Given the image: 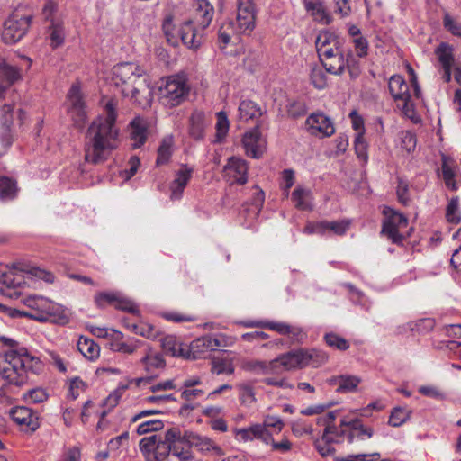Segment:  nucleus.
<instances>
[{"label":"nucleus","instance_id":"obj_1","mask_svg":"<svg viewBox=\"0 0 461 461\" xmlns=\"http://www.w3.org/2000/svg\"><path fill=\"white\" fill-rule=\"evenodd\" d=\"M106 115L99 116L87 129L85 141V161L93 165L104 163L118 146L119 131L115 126V106L105 105Z\"/></svg>","mask_w":461,"mask_h":461},{"label":"nucleus","instance_id":"obj_2","mask_svg":"<svg viewBox=\"0 0 461 461\" xmlns=\"http://www.w3.org/2000/svg\"><path fill=\"white\" fill-rule=\"evenodd\" d=\"M5 344L12 347L0 362V375L10 384L23 386L28 381V372H36L41 368V361L32 356L26 348L15 347L16 342L5 339Z\"/></svg>","mask_w":461,"mask_h":461},{"label":"nucleus","instance_id":"obj_3","mask_svg":"<svg viewBox=\"0 0 461 461\" xmlns=\"http://www.w3.org/2000/svg\"><path fill=\"white\" fill-rule=\"evenodd\" d=\"M23 303L29 308L26 317L38 321H51L65 324L68 316L62 305L46 297L29 295L23 299Z\"/></svg>","mask_w":461,"mask_h":461},{"label":"nucleus","instance_id":"obj_4","mask_svg":"<svg viewBox=\"0 0 461 461\" xmlns=\"http://www.w3.org/2000/svg\"><path fill=\"white\" fill-rule=\"evenodd\" d=\"M282 359L284 371H290L306 366L317 368L327 362L328 355L315 348H300L282 354Z\"/></svg>","mask_w":461,"mask_h":461},{"label":"nucleus","instance_id":"obj_5","mask_svg":"<svg viewBox=\"0 0 461 461\" xmlns=\"http://www.w3.org/2000/svg\"><path fill=\"white\" fill-rule=\"evenodd\" d=\"M235 6L236 17L228 23V28L236 35H250L256 27L255 0H236Z\"/></svg>","mask_w":461,"mask_h":461},{"label":"nucleus","instance_id":"obj_6","mask_svg":"<svg viewBox=\"0 0 461 461\" xmlns=\"http://www.w3.org/2000/svg\"><path fill=\"white\" fill-rule=\"evenodd\" d=\"M23 273L42 279L47 283H52L54 281L52 273L40 267H32L29 269H18L14 267L0 272V284L3 285L6 290L22 288L26 284Z\"/></svg>","mask_w":461,"mask_h":461},{"label":"nucleus","instance_id":"obj_7","mask_svg":"<svg viewBox=\"0 0 461 461\" xmlns=\"http://www.w3.org/2000/svg\"><path fill=\"white\" fill-rule=\"evenodd\" d=\"M161 103L167 107H176L181 104L188 95L189 86L186 80L178 75L167 78L166 83L159 89Z\"/></svg>","mask_w":461,"mask_h":461},{"label":"nucleus","instance_id":"obj_8","mask_svg":"<svg viewBox=\"0 0 461 461\" xmlns=\"http://www.w3.org/2000/svg\"><path fill=\"white\" fill-rule=\"evenodd\" d=\"M383 214L384 218L383 220L381 234L394 244H402L404 236L401 233V230L407 227L408 219L391 207H384Z\"/></svg>","mask_w":461,"mask_h":461},{"label":"nucleus","instance_id":"obj_9","mask_svg":"<svg viewBox=\"0 0 461 461\" xmlns=\"http://www.w3.org/2000/svg\"><path fill=\"white\" fill-rule=\"evenodd\" d=\"M388 87L397 107L402 110L405 116L411 118L414 113L413 104L411 101L409 85L404 78L400 75L392 76L389 79Z\"/></svg>","mask_w":461,"mask_h":461},{"label":"nucleus","instance_id":"obj_10","mask_svg":"<svg viewBox=\"0 0 461 461\" xmlns=\"http://www.w3.org/2000/svg\"><path fill=\"white\" fill-rule=\"evenodd\" d=\"M167 438L173 441L172 456L179 461H189L194 458L192 453V439L190 432L182 431L177 427H173L167 431Z\"/></svg>","mask_w":461,"mask_h":461},{"label":"nucleus","instance_id":"obj_11","mask_svg":"<svg viewBox=\"0 0 461 461\" xmlns=\"http://www.w3.org/2000/svg\"><path fill=\"white\" fill-rule=\"evenodd\" d=\"M31 23V16L12 14L5 22L2 39L7 44L19 41L27 32Z\"/></svg>","mask_w":461,"mask_h":461},{"label":"nucleus","instance_id":"obj_12","mask_svg":"<svg viewBox=\"0 0 461 461\" xmlns=\"http://www.w3.org/2000/svg\"><path fill=\"white\" fill-rule=\"evenodd\" d=\"M145 70L136 63L125 62L113 67L112 80L121 91L143 78Z\"/></svg>","mask_w":461,"mask_h":461},{"label":"nucleus","instance_id":"obj_13","mask_svg":"<svg viewBox=\"0 0 461 461\" xmlns=\"http://www.w3.org/2000/svg\"><path fill=\"white\" fill-rule=\"evenodd\" d=\"M68 113L74 126L82 129L86 122L87 113L78 85H72L68 93Z\"/></svg>","mask_w":461,"mask_h":461},{"label":"nucleus","instance_id":"obj_14","mask_svg":"<svg viewBox=\"0 0 461 461\" xmlns=\"http://www.w3.org/2000/svg\"><path fill=\"white\" fill-rule=\"evenodd\" d=\"M308 131L318 137H330L335 132L331 120L322 113H312L305 122Z\"/></svg>","mask_w":461,"mask_h":461},{"label":"nucleus","instance_id":"obj_15","mask_svg":"<svg viewBox=\"0 0 461 461\" xmlns=\"http://www.w3.org/2000/svg\"><path fill=\"white\" fill-rule=\"evenodd\" d=\"M194 167L181 164L175 172L174 179L169 185L170 200L177 201L183 196L184 191L193 177Z\"/></svg>","mask_w":461,"mask_h":461},{"label":"nucleus","instance_id":"obj_16","mask_svg":"<svg viewBox=\"0 0 461 461\" xmlns=\"http://www.w3.org/2000/svg\"><path fill=\"white\" fill-rule=\"evenodd\" d=\"M315 46L319 59L342 49L339 36L329 30H322L318 33Z\"/></svg>","mask_w":461,"mask_h":461},{"label":"nucleus","instance_id":"obj_17","mask_svg":"<svg viewBox=\"0 0 461 461\" xmlns=\"http://www.w3.org/2000/svg\"><path fill=\"white\" fill-rule=\"evenodd\" d=\"M242 145L248 156L259 158L266 150V140L262 137L258 127L245 132L242 138Z\"/></svg>","mask_w":461,"mask_h":461},{"label":"nucleus","instance_id":"obj_18","mask_svg":"<svg viewBox=\"0 0 461 461\" xmlns=\"http://www.w3.org/2000/svg\"><path fill=\"white\" fill-rule=\"evenodd\" d=\"M435 54L442 69V79L449 83L452 78V68L455 63L454 49L447 43L441 42L436 49Z\"/></svg>","mask_w":461,"mask_h":461},{"label":"nucleus","instance_id":"obj_19","mask_svg":"<svg viewBox=\"0 0 461 461\" xmlns=\"http://www.w3.org/2000/svg\"><path fill=\"white\" fill-rule=\"evenodd\" d=\"M236 437L244 441L260 440L265 445L272 441V434L262 424H253L248 428L235 429Z\"/></svg>","mask_w":461,"mask_h":461},{"label":"nucleus","instance_id":"obj_20","mask_svg":"<svg viewBox=\"0 0 461 461\" xmlns=\"http://www.w3.org/2000/svg\"><path fill=\"white\" fill-rule=\"evenodd\" d=\"M124 96L131 97V100L140 105H149L150 101V90L145 78L140 79L134 85L124 86L122 90Z\"/></svg>","mask_w":461,"mask_h":461},{"label":"nucleus","instance_id":"obj_21","mask_svg":"<svg viewBox=\"0 0 461 461\" xmlns=\"http://www.w3.org/2000/svg\"><path fill=\"white\" fill-rule=\"evenodd\" d=\"M10 416L15 423L32 431L36 430L40 426L38 414L28 407L17 406L12 408Z\"/></svg>","mask_w":461,"mask_h":461},{"label":"nucleus","instance_id":"obj_22","mask_svg":"<svg viewBox=\"0 0 461 461\" xmlns=\"http://www.w3.org/2000/svg\"><path fill=\"white\" fill-rule=\"evenodd\" d=\"M282 355L270 361L251 360L246 363L245 368L257 375L279 374L283 368Z\"/></svg>","mask_w":461,"mask_h":461},{"label":"nucleus","instance_id":"obj_23","mask_svg":"<svg viewBox=\"0 0 461 461\" xmlns=\"http://www.w3.org/2000/svg\"><path fill=\"white\" fill-rule=\"evenodd\" d=\"M338 415L337 411H330L327 414L318 418L317 423L325 426L324 432L322 435V440L327 442H335L336 438L343 437L346 434L345 427L339 428L334 425V420Z\"/></svg>","mask_w":461,"mask_h":461},{"label":"nucleus","instance_id":"obj_24","mask_svg":"<svg viewBox=\"0 0 461 461\" xmlns=\"http://www.w3.org/2000/svg\"><path fill=\"white\" fill-rule=\"evenodd\" d=\"M178 35L185 46L188 49L197 50L203 41V35L193 21L185 22L178 29Z\"/></svg>","mask_w":461,"mask_h":461},{"label":"nucleus","instance_id":"obj_25","mask_svg":"<svg viewBox=\"0 0 461 461\" xmlns=\"http://www.w3.org/2000/svg\"><path fill=\"white\" fill-rule=\"evenodd\" d=\"M213 14V6L208 0H198L195 4L194 16L192 21L200 30H204L210 25Z\"/></svg>","mask_w":461,"mask_h":461},{"label":"nucleus","instance_id":"obj_26","mask_svg":"<svg viewBox=\"0 0 461 461\" xmlns=\"http://www.w3.org/2000/svg\"><path fill=\"white\" fill-rule=\"evenodd\" d=\"M149 122L142 117H135L130 123V136L132 140V148L139 149L146 141L148 136Z\"/></svg>","mask_w":461,"mask_h":461},{"label":"nucleus","instance_id":"obj_27","mask_svg":"<svg viewBox=\"0 0 461 461\" xmlns=\"http://www.w3.org/2000/svg\"><path fill=\"white\" fill-rule=\"evenodd\" d=\"M320 61L326 72L330 74L340 76L346 70V58L343 49L339 50V51L321 58Z\"/></svg>","mask_w":461,"mask_h":461},{"label":"nucleus","instance_id":"obj_28","mask_svg":"<svg viewBox=\"0 0 461 461\" xmlns=\"http://www.w3.org/2000/svg\"><path fill=\"white\" fill-rule=\"evenodd\" d=\"M225 171L235 183L244 185L248 181V165L247 162L241 158L235 157L230 158L225 166Z\"/></svg>","mask_w":461,"mask_h":461},{"label":"nucleus","instance_id":"obj_29","mask_svg":"<svg viewBox=\"0 0 461 461\" xmlns=\"http://www.w3.org/2000/svg\"><path fill=\"white\" fill-rule=\"evenodd\" d=\"M208 125L205 113L198 110L194 111L189 118L188 132L190 137L196 140H202Z\"/></svg>","mask_w":461,"mask_h":461},{"label":"nucleus","instance_id":"obj_30","mask_svg":"<svg viewBox=\"0 0 461 461\" xmlns=\"http://www.w3.org/2000/svg\"><path fill=\"white\" fill-rule=\"evenodd\" d=\"M304 7L308 12L311 13L313 19L318 23L324 25H329L332 23L333 18L331 14L326 10V7L322 2L305 0Z\"/></svg>","mask_w":461,"mask_h":461},{"label":"nucleus","instance_id":"obj_31","mask_svg":"<svg viewBox=\"0 0 461 461\" xmlns=\"http://www.w3.org/2000/svg\"><path fill=\"white\" fill-rule=\"evenodd\" d=\"M312 194L310 189L297 186L291 194L294 207L301 211L312 210Z\"/></svg>","mask_w":461,"mask_h":461},{"label":"nucleus","instance_id":"obj_32","mask_svg":"<svg viewBox=\"0 0 461 461\" xmlns=\"http://www.w3.org/2000/svg\"><path fill=\"white\" fill-rule=\"evenodd\" d=\"M340 425L341 427L357 430V438L359 440H364L365 437L371 438L374 435L373 429L370 427H365L362 420L358 418L345 416L340 420Z\"/></svg>","mask_w":461,"mask_h":461},{"label":"nucleus","instance_id":"obj_33","mask_svg":"<svg viewBox=\"0 0 461 461\" xmlns=\"http://www.w3.org/2000/svg\"><path fill=\"white\" fill-rule=\"evenodd\" d=\"M190 438L193 445H195L201 452L214 456H221L223 454L221 448L212 439L207 437H202L190 432Z\"/></svg>","mask_w":461,"mask_h":461},{"label":"nucleus","instance_id":"obj_34","mask_svg":"<svg viewBox=\"0 0 461 461\" xmlns=\"http://www.w3.org/2000/svg\"><path fill=\"white\" fill-rule=\"evenodd\" d=\"M0 122L3 126V145L9 147L11 145L10 127L13 123V105H3L0 112Z\"/></svg>","mask_w":461,"mask_h":461},{"label":"nucleus","instance_id":"obj_35","mask_svg":"<svg viewBox=\"0 0 461 461\" xmlns=\"http://www.w3.org/2000/svg\"><path fill=\"white\" fill-rule=\"evenodd\" d=\"M174 142V137L172 135H167L162 139L158 149L157 166L167 165L170 161L173 154Z\"/></svg>","mask_w":461,"mask_h":461},{"label":"nucleus","instance_id":"obj_36","mask_svg":"<svg viewBox=\"0 0 461 461\" xmlns=\"http://www.w3.org/2000/svg\"><path fill=\"white\" fill-rule=\"evenodd\" d=\"M18 187L15 180L8 176H0V201L7 202L17 196Z\"/></svg>","mask_w":461,"mask_h":461},{"label":"nucleus","instance_id":"obj_37","mask_svg":"<svg viewBox=\"0 0 461 461\" xmlns=\"http://www.w3.org/2000/svg\"><path fill=\"white\" fill-rule=\"evenodd\" d=\"M21 74L16 67L0 61V84L6 86V88L20 79Z\"/></svg>","mask_w":461,"mask_h":461},{"label":"nucleus","instance_id":"obj_38","mask_svg":"<svg viewBox=\"0 0 461 461\" xmlns=\"http://www.w3.org/2000/svg\"><path fill=\"white\" fill-rule=\"evenodd\" d=\"M240 118L245 122L259 117L262 114L261 108L250 100H243L239 106Z\"/></svg>","mask_w":461,"mask_h":461},{"label":"nucleus","instance_id":"obj_39","mask_svg":"<svg viewBox=\"0 0 461 461\" xmlns=\"http://www.w3.org/2000/svg\"><path fill=\"white\" fill-rule=\"evenodd\" d=\"M77 348L87 359L93 360L99 356V347L91 339L80 337L77 342Z\"/></svg>","mask_w":461,"mask_h":461},{"label":"nucleus","instance_id":"obj_40","mask_svg":"<svg viewBox=\"0 0 461 461\" xmlns=\"http://www.w3.org/2000/svg\"><path fill=\"white\" fill-rule=\"evenodd\" d=\"M172 446L173 441L167 440L166 433L163 440L159 438L154 454H152V457H149V461H164L167 456H172Z\"/></svg>","mask_w":461,"mask_h":461},{"label":"nucleus","instance_id":"obj_41","mask_svg":"<svg viewBox=\"0 0 461 461\" xmlns=\"http://www.w3.org/2000/svg\"><path fill=\"white\" fill-rule=\"evenodd\" d=\"M141 363L148 372H154L157 369L163 368L165 361L162 356L158 353H154L149 349L144 357L141 358Z\"/></svg>","mask_w":461,"mask_h":461},{"label":"nucleus","instance_id":"obj_42","mask_svg":"<svg viewBox=\"0 0 461 461\" xmlns=\"http://www.w3.org/2000/svg\"><path fill=\"white\" fill-rule=\"evenodd\" d=\"M216 118L217 122L215 125L216 133L214 142L221 143L228 134L230 129V122L227 114L222 111L216 113Z\"/></svg>","mask_w":461,"mask_h":461},{"label":"nucleus","instance_id":"obj_43","mask_svg":"<svg viewBox=\"0 0 461 461\" xmlns=\"http://www.w3.org/2000/svg\"><path fill=\"white\" fill-rule=\"evenodd\" d=\"M361 381L362 379L357 375H341L340 385L337 387L336 391L339 393H354Z\"/></svg>","mask_w":461,"mask_h":461},{"label":"nucleus","instance_id":"obj_44","mask_svg":"<svg viewBox=\"0 0 461 461\" xmlns=\"http://www.w3.org/2000/svg\"><path fill=\"white\" fill-rule=\"evenodd\" d=\"M201 341L203 343V345L206 344L207 348H210V350H214L218 347H228L233 343L232 338L222 334L216 337H202L197 343H200Z\"/></svg>","mask_w":461,"mask_h":461},{"label":"nucleus","instance_id":"obj_45","mask_svg":"<svg viewBox=\"0 0 461 461\" xmlns=\"http://www.w3.org/2000/svg\"><path fill=\"white\" fill-rule=\"evenodd\" d=\"M442 23L444 29L453 36L461 38V23L448 12L443 14Z\"/></svg>","mask_w":461,"mask_h":461},{"label":"nucleus","instance_id":"obj_46","mask_svg":"<svg viewBox=\"0 0 461 461\" xmlns=\"http://www.w3.org/2000/svg\"><path fill=\"white\" fill-rule=\"evenodd\" d=\"M158 435H150L144 437L139 443V447L142 454L145 456L147 461H149V457H152L156 446L159 440Z\"/></svg>","mask_w":461,"mask_h":461},{"label":"nucleus","instance_id":"obj_47","mask_svg":"<svg viewBox=\"0 0 461 461\" xmlns=\"http://www.w3.org/2000/svg\"><path fill=\"white\" fill-rule=\"evenodd\" d=\"M446 218L448 222L458 224L461 221V212L459 210V199L453 197L446 209Z\"/></svg>","mask_w":461,"mask_h":461},{"label":"nucleus","instance_id":"obj_48","mask_svg":"<svg viewBox=\"0 0 461 461\" xmlns=\"http://www.w3.org/2000/svg\"><path fill=\"white\" fill-rule=\"evenodd\" d=\"M285 108L288 115L292 118L301 117L307 111L304 102L297 99H288Z\"/></svg>","mask_w":461,"mask_h":461},{"label":"nucleus","instance_id":"obj_49","mask_svg":"<svg viewBox=\"0 0 461 461\" xmlns=\"http://www.w3.org/2000/svg\"><path fill=\"white\" fill-rule=\"evenodd\" d=\"M411 416V411L406 408L395 407L390 415L389 424L393 427H400Z\"/></svg>","mask_w":461,"mask_h":461},{"label":"nucleus","instance_id":"obj_50","mask_svg":"<svg viewBox=\"0 0 461 461\" xmlns=\"http://www.w3.org/2000/svg\"><path fill=\"white\" fill-rule=\"evenodd\" d=\"M118 294L113 292H101L95 294V303L98 308H104L106 305L115 307Z\"/></svg>","mask_w":461,"mask_h":461},{"label":"nucleus","instance_id":"obj_51","mask_svg":"<svg viewBox=\"0 0 461 461\" xmlns=\"http://www.w3.org/2000/svg\"><path fill=\"white\" fill-rule=\"evenodd\" d=\"M164 427V423L160 420H149L147 421H143L136 429V432L138 435H144L149 432L158 431L162 429Z\"/></svg>","mask_w":461,"mask_h":461},{"label":"nucleus","instance_id":"obj_52","mask_svg":"<svg viewBox=\"0 0 461 461\" xmlns=\"http://www.w3.org/2000/svg\"><path fill=\"white\" fill-rule=\"evenodd\" d=\"M324 340L328 346L339 350H346L349 348V343L344 338L333 332L325 334Z\"/></svg>","mask_w":461,"mask_h":461},{"label":"nucleus","instance_id":"obj_53","mask_svg":"<svg viewBox=\"0 0 461 461\" xmlns=\"http://www.w3.org/2000/svg\"><path fill=\"white\" fill-rule=\"evenodd\" d=\"M310 79L313 86L319 90L327 86L326 72L321 68H313L310 74Z\"/></svg>","mask_w":461,"mask_h":461},{"label":"nucleus","instance_id":"obj_54","mask_svg":"<svg viewBox=\"0 0 461 461\" xmlns=\"http://www.w3.org/2000/svg\"><path fill=\"white\" fill-rule=\"evenodd\" d=\"M162 347L164 351L172 357L183 356L185 357V351L173 338H166L162 343Z\"/></svg>","mask_w":461,"mask_h":461},{"label":"nucleus","instance_id":"obj_55","mask_svg":"<svg viewBox=\"0 0 461 461\" xmlns=\"http://www.w3.org/2000/svg\"><path fill=\"white\" fill-rule=\"evenodd\" d=\"M65 38L64 29L63 26L60 24H55L53 23L50 27V45L53 48H58L60 46Z\"/></svg>","mask_w":461,"mask_h":461},{"label":"nucleus","instance_id":"obj_56","mask_svg":"<svg viewBox=\"0 0 461 461\" xmlns=\"http://www.w3.org/2000/svg\"><path fill=\"white\" fill-rule=\"evenodd\" d=\"M142 343L140 340L117 341L113 345V350L125 354L134 353Z\"/></svg>","mask_w":461,"mask_h":461},{"label":"nucleus","instance_id":"obj_57","mask_svg":"<svg viewBox=\"0 0 461 461\" xmlns=\"http://www.w3.org/2000/svg\"><path fill=\"white\" fill-rule=\"evenodd\" d=\"M355 151L359 159L364 162L367 161V144L364 139L363 132H358L354 141Z\"/></svg>","mask_w":461,"mask_h":461},{"label":"nucleus","instance_id":"obj_58","mask_svg":"<svg viewBox=\"0 0 461 461\" xmlns=\"http://www.w3.org/2000/svg\"><path fill=\"white\" fill-rule=\"evenodd\" d=\"M349 223L345 221H322L323 234L330 230L337 235H343L348 228Z\"/></svg>","mask_w":461,"mask_h":461},{"label":"nucleus","instance_id":"obj_59","mask_svg":"<svg viewBox=\"0 0 461 461\" xmlns=\"http://www.w3.org/2000/svg\"><path fill=\"white\" fill-rule=\"evenodd\" d=\"M200 340V338L194 340L188 350H185V357L189 358H199L203 355L206 351L210 350V348H207V345H203V343L201 341L200 343H197Z\"/></svg>","mask_w":461,"mask_h":461},{"label":"nucleus","instance_id":"obj_60","mask_svg":"<svg viewBox=\"0 0 461 461\" xmlns=\"http://www.w3.org/2000/svg\"><path fill=\"white\" fill-rule=\"evenodd\" d=\"M442 177L448 188L452 190L456 189L455 171L452 166H450L446 160V158H444L442 162Z\"/></svg>","mask_w":461,"mask_h":461},{"label":"nucleus","instance_id":"obj_61","mask_svg":"<svg viewBox=\"0 0 461 461\" xmlns=\"http://www.w3.org/2000/svg\"><path fill=\"white\" fill-rule=\"evenodd\" d=\"M435 326V321L431 318H423L417 321L410 323L411 330H416L419 333L428 332L432 330Z\"/></svg>","mask_w":461,"mask_h":461},{"label":"nucleus","instance_id":"obj_62","mask_svg":"<svg viewBox=\"0 0 461 461\" xmlns=\"http://www.w3.org/2000/svg\"><path fill=\"white\" fill-rule=\"evenodd\" d=\"M86 388V384L82 379L74 377L69 381L68 395L72 400H76Z\"/></svg>","mask_w":461,"mask_h":461},{"label":"nucleus","instance_id":"obj_63","mask_svg":"<svg viewBox=\"0 0 461 461\" xmlns=\"http://www.w3.org/2000/svg\"><path fill=\"white\" fill-rule=\"evenodd\" d=\"M24 399L28 402L41 403L48 399V394L42 388H34L28 391V393L24 395Z\"/></svg>","mask_w":461,"mask_h":461},{"label":"nucleus","instance_id":"obj_64","mask_svg":"<svg viewBox=\"0 0 461 461\" xmlns=\"http://www.w3.org/2000/svg\"><path fill=\"white\" fill-rule=\"evenodd\" d=\"M379 457L380 454L378 452H375L371 454H357L339 456L337 458V461H372L378 459Z\"/></svg>","mask_w":461,"mask_h":461}]
</instances>
